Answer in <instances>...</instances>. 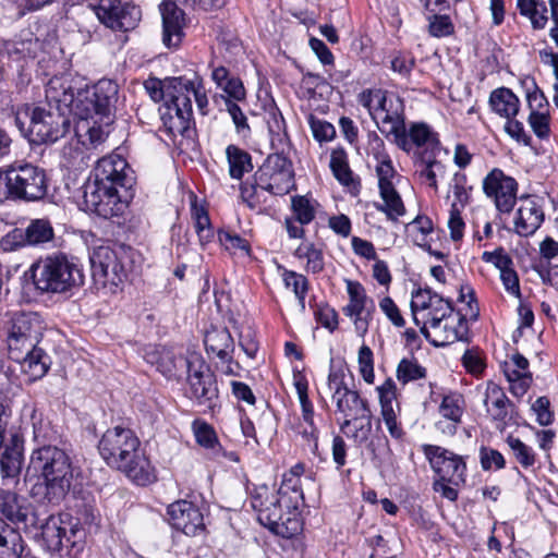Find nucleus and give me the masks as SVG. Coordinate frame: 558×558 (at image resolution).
<instances>
[{
  "label": "nucleus",
  "mask_w": 558,
  "mask_h": 558,
  "mask_svg": "<svg viewBox=\"0 0 558 558\" xmlns=\"http://www.w3.org/2000/svg\"><path fill=\"white\" fill-rule=\"evenodd\" d=\"M46 99L78 120L108 118L118 99V85L110 80H100L94 86L71 73L54 75L46 86Z\"/></svg>",
  "instance_id": "obj_1"
},
{
  "label": "nucleus",
  "mask_w": 558,
  "mask_h": 558,
  "mask_svg": "<svg viewBox=\"0 0 558 558\" xmlns=\"http://www.w3.org/2000/svg\"><path fill=\"white\" fill-rule=\"evenodd\" d=\"M134 184V171L124 158L118 155L102 157L93 171V180L84 185L86 210L105 219L121 216L133 196Z\"/></svg>",
  "instance_id": "obj_2"
},
{
  "label": "nucleus",
  "mask_w": 558,
  "mask_h": 558,
  "mask_svg": "<svg viewBox=\"0 0 558 558\" xmlns=\"http://www.w3.org/2000/svg\"><path fill=\"white\" fill-rule=\"evenodd\" d=\"M46 323L37 312H12L4 323L9 357L21 365L31 381L44 377L51 364L50 356L39 347Z\"/></svg>",
  "instance_id": "obj_3"
},
{
  "label": "nucleus",
  "mask_w": 558,
  "mask_h": 558,
  "mask_svg": "<svg viewBox=\"0 0 558 558\" xmlns=\"http://www.w3.org/2000/svg\"><path fill=\"white\" fill-rule=\"evenodd\" d=\"M73 459L68 450L57 445H40L31 454L27 473L36 476L29 493L38 501L60 504L72 488Z\"/></svg>",
  "instance_id": "obj_4"
},
{
  "label": "nucleus",
  "mask_w": 558,
  "mask_h": 558,
  "mask_svg": "<svg viewBox=\"0 0 558 558\" xmlns=\"http://www.w3.org/2000/svg\"><path fill=\"white\" fill-rule=\"evenodd\" d=\"M140 439L130 428L116 426L108 428L98 442V450L105 462L125 474L137 485L154 482V468L140 450Z\"/></svg>",
  "instance_id": "obj_5"
},
{
  "label": "nucleus",
  "mask_w": 558,
  "mask_h": 558,
  "mask_svg": "<svg viewBox=\"0 0 558 558\" xmlns=\"http://www.w3.org/2000/svg\"><path fill=\"white\" fill-rule=\"evenodd\" d=\"M250 501L258 522L276 535L291 538L301 531L298 501L286 499L284 490L258 485L251 492Z\"/></svg>",
  "instance_id": "obj_6"
},
{
  "label": "nucleus",
  "mask_w": 558,
  "mask_h": 558,
  "mask_svg": "<svg viewBox=\"0 0 558 558\" xmlns=\"http://www.w3.org/2000/svg\"><path fill=\"white\" fill-rule=\"evenodd\" d=\"M33 283L41 293H63L83 283L82 270L65 256L41 258L31 267Z\"/></svg>",
  "instance_id": "obj_7"
},
{
  "label": "nucleus",
  "mask_w": 558,
  "mask_h": 558,
  "mask_svg": "<svg viewBox=\"0 0 558 558\" xmlns=\"http://www.w3.org/2000/svg\"><path fill=\"white\" fill-rule=\"evenodd\" d=\"M130 257V248L123 245L95 247L89 255L92 277L95 284L108 289L112 293L117 292L120 284L128 277Z\"/></svg>",
  "instance_id": "obj_8"
},
{
  "label": "nucleus",
  "mask_w": 558,
  "mask_h": 558,
  "mask_svg": "<svg viewBox=\"0 0 558 558\" xmlns=\"http://www.w3.org/2000/svg\"><path fill=\"white\" fill-rule=\"evenodd\" d=\"M66 113V110L57 106L56 110L35 107L28 116L27 129L20 116L15 117V123L31 143L52 144L62 138L70 130L71 122Z\"/></svg>",
  "instance_id": "obj_9"
},
{
  "label": "nucleus",
  "mask_w": 558,
  "mask_h": 558,
  "mask_svg": "<svg viewBox=\"0 0 558 558\" xmlns=\"http://www.w3.org/2000/svg\"><path fill=\"white\" fill-rule=\"evenodd\" d=\"M180 363L181 366L190 368L185 396L203 408L204 413H214L220 408V403L217 380L210 367L202 355H194L190 361L180 360Z\"/></svg>",
  "instance_id": "obj_10"
},
{
  "label": "nucleus",
  "mask_w": 558,
  "mask_h": 558,
  "mask_svg": "<svg viewBox=\"0 0 558 558\" xmlns=\"http://www.w3.org/2000/svg\"><path fill=\"white\" fill-rule=\"evenodd\" d=\"M7 184L10 199L36 202L43 199L48 191L46 172L33 163L15 162L7 167Z\"/></svg>",
  "instance_id": "obj_11"
},
{
  "label": "nucleus",
  "mask_w": 558,
  "mask_h": 558,
  "mask_svg": "<svg viewBox=\"0 0 558 558\" xmlns=\"http://www.w3.org/2000/svg\"><path fill=\"white\" fill-rule=\"evenodd\" d=\"M337 411L344 417L340 429L345 432L354 422V432L351 437L357 444L365 442L372 432L373 414L365 398H362L356 390L349 389L333 400Z\"/></svg>",
  "instance_id": "obj_12"
},
{
  "label": "nucleus",
  "mask_w": 558,
  "mask_h": 558,
  "mask_svg": "<svg viewBox=\"0 0 558 558\" xmlns=\"http://www.w3.org/2000/svg\"><path fill=\"white\" fill-rule=\"evenodd\" d=\"M256 187L272 195H286L294 186V170L290 158L270 154L254 175Z\"/></svg>",
  "instance_id": "obj_13"
},
{
  "label": "nucleus",
  "mask_w": 558,
  "mask_h": 558,
  "mask_svg": "<svg viewBox=\"0 0 558 558\" xmlns=\"http://www.w3.org/2000/svg\"><path fill=\"white\" fill-rule=\"evenodd\" d=\"M84 536L77 523L50 517L41 526L43 544L47 550L61 555H72L74 549L80 550Z\"/></svg>",
  "instance_id": "obj_14"
},
{
  "label": "nucleus",
  "mask_w": 558,
  "mask_h": 558,
  "mask_svg": "<svg viewBox=\"0 0 558 558\" xmlns=\"http://www.w3.org/2000/svg\"><path fill=\"white\" fill-rule=\"evenodd\" d=\"M423 452L439 478L452 486L465 483L466 464L463 457L436 445H424Z\"/></svg>",
  "instance_id": "obj_15"
},
{
  "label": "nucleus",
  "mask_w": 558,
  "mask_h": 558,
  "mask_svg": "<svg viewBox=\"0 0 558 558\" xmlns=\"http://www.w3.org/2000/svg\"><path fill=\"white\" fill-rule=\"evenodd\" d=\"M519 184L517 180L507 175L501 169L494 168L483 180V191L498 213L509 215L518 198Z\"/></svg>",
  "instance_id": "obj_16"
},
{
  "label": "nucleus",
  "mask_w": 558,
  "mask_h": 558,
  "mask_svg": "<svg viewBox=\"0 0 558 558\" xmlns=\"http://www.w3.org/2000/svg\"><path fill=\"white\" fill-rule=\"evenodd\" d=\"M345 284L349 303L342 311L352 320L355 332L363 338L368 331L369 322L375 311L374 301L367 296L364 287L359 281L348 279Z\"/></svg>",
  "instance_id": "obj_17"
},
{
  "label": "nucleus",
  "mask_w": 558,
  "mask_h": 558,
  "mask_svg": "<svg viewBox=\"0 0 558 558\" xmlns=\"http://www.w3.org/2000/svg\"><path fill=\"white\" fill-rule=\"evenodd\" d=\"M469 331L465 316L454 313L450 316L439 319L434 318V324L426 326L423 324L421 332L435 347H445L456 341L466 339Z\"/></svg>",
  "instance_id": "obj_18"
},
{
  "label": "nucleus",
  "mask_w": 558,
  "mask_h": 558,
  "mask_svg": "<svg viewBox=\"0 0 558 558\" xmlns=\"http://www.w3.org/2000/svg\"><path fill=\"white\" fill-rule=\"evenodd\" d=\"M173 94L167 95L166 106L170 116L169 130L183 133L190 128L192 118V97L187 81L174 80Z\"/></svg>",
  "instance_id": "obj_19"
},
{
  "label": "nucleus",
  "mask_w": 558,
  "mask_h": 558,
  "mask_svg": "<svg viewBox=\"0 0 558 558\" xmlns=\"http://www.w3.org/2000/svg\"><path fill=\"white\" fill-rule=\"evenodd\" d=\"M484 405L496 428L500 432L517 424L514 404L508 399L502 388L493 381L486 384Z\"/></svg>",
  "instance_id": "obj_20"
},
{
  "label": "nucleus",
  "mask_w": 558,
  "mask_h": 558,
  "mask_svg": "<svg viewBox=\"0 0 558 558\" xmlns=\"http://www.w3.org/2000/svg\"><path fill=\"white\" fill-rule=\"evenodd\" d=\"M170 524L186 535L194 536L204 530L203 514L191 501L178 500L167 509Z\"/></svg>",
  "instance_id": "obj_21"
},
{
  "label": "nucleus",
  "mask_w": 558,
  "mask_h": 558,
  "mask_svg": "<svg viewBox=\"0 0 558 558\" xmlns=\"http://www.w3.org/2000/svg\"><path fill=\"white\" fill-rule=\"evenodd\" d=\"M520 206L514 219V231L520 236L533 235L544 221V211L539 201L531 195L519 197Z\"/></svg>",
  "instance_id": "obj_22"
},
{
  "label": "nucleus",
  "mask_w": 558,
  "mask_h": 558,
  "mask_svg": "<svg viewBox=\"0 0 558 558\" xmlns=\"http://www.w3.org/2000/svg\"><path fill=\"white\" fill-rule=\"evenodd\" d=\"M112 123V114L108 118L80 120L75 126V135L77 142L86 149H98L101 147L110 133V124Z\"/></svg>",
  "instance_id": "obj_23"
},
{
  "label": "nucleus",
  "mask_w": 558,
  "mask_h": 558,
  "mask_svg": "<svg viewBox=\"0 0 558 558\" xmlns=\"http://www.w3.org/2000/svg\"><path fill=\"white\" fill-rule=\"evenodd\" d=\"M407 148L402 150L410 153L413 147L417 148V154H439L440 141L438 134L432 130V128L424 122L412 123L407 131Z\"/></svg>",
  "instance_id": "obj_24"
},
{
  "label": "nucleus",
  "mask_w": 558,
  "mask_h": 558,
  "mask_svg": "<svg viewBox=\"0 0 558 558\" xmlns=\"http://www.w3.org/2000/svg\"><path fill=\"white\" fill-rule=\"evenodd\" d=\"M162 41L169 47H178L183 38L184 11L173 2H165L161 5Z\"/></svg>",
  "instance_id": "obj_25"
},
{
  "label": "nucleus",
  "mask_w": 558,
  "mask_h": 558,
  "mask_svg": "<svg viewBox=\"0 0 558 558\" xmlns=\"http://www.w3.org/2000/svg\"><path fill=\"white\" fill-rule=\"evenodd\" d=\"M96 15L105 26L113 31L128 32L135 27L137 21L131 11L120 3H101L96 10Z\"/></svg>",
  "instance_id": "obj_26"
},
{
  "label": "nucleus",
  "mask_w": 558,
  "mask_h": 558,
  "mask_svg": "<svg viewBox=\"0 0 558 558\" xmlns=\"http://www.w3.org/2000/svg\"><path fill=\"white\" fill-rule=\"evenodd\" d=\"M294 387L299 397L302 410V418L305 427L301 426L299 433L307 441H313L314 447L317 448L318 429L314 423V407L307 395V381L303 376L295 378Z\"/></svg>",
  "instance_id": "obj_27"
},
{
  "label": "nucleus",
  "mask_w": 558,
  "mask_h": 558,
  "mask_svg": "<svg viewBox=\"0 0 558 558\" xmlns=\"http://www.w3.org/2000/svg\"><path fill=\"white\" fill-rule=\"evenodd\" d=\"M32 513L27 500L13 492L0 493V518L19 524L27 523L28 515Z\"/></svg>",
  "instance_id": "obj_28"
},
{
  "label": "nucleus",
  "mask_w": 558,
  "mask_h": 558,
  "mask_svg": "<svg viewBox=\"0 0 558 558\" xmlns=\"http://www.w3.org/2000/svg\"><path fill=\"white\" fill-rule=\"evenodd\" d=\"M204 344L208 353L220 360L230 359L234 350L233 339L227 328L211 327L204 337Z\"/></svg>",
  "instance_id": "obj_29"
},
{
  "label": "nucleus",
  "mask_w": 558,
  "mask_h": 558,
  "mask_svg": "<svg viewBox=\"0 0 558 558\" xmlns=\"http://www.w3.org/2000/svg\"><path fill=\"white\" fill-rule=\"evenodd\" d=\"M489 106L496 114L509 119L518 114L520 100L510 88L499 87L490 93Z\"/></svg>",
  "instance_id": "obj_30"
},
{
  "label": "nucleus",
  "mask_w": 558,
  "mask_h": 558,
  "mask_svg": "<svg viewBox=\"0 0 558 558\" xmlns=\"http://www.w3.org/2000/svg\"><path fill=\"white\" fill-rule=\"evenodd\" d=\"M23 460V451L16 445L5 447L0 453V471L7 484H14L19 481Z\"/></svg>",
  "instance_id": "obj_31"
},
{
  "label": "nucleus",
  "mask_w": 558,
  "mask_h": 558,
  "mask_svg": "<svg viewBox=\"0 0 558 558\" xmlns=\"http://www.w3.org/2000/svg\"><path fill=\"white\" fill-rule=\"evenodd\" d=\"M29 549L21 534L13 527L7 529L0 536V558H22Z\"/></svg>",
  "instance_id": "obj_32"
},
{
  "label": "nucleus",
  "mask_w": 558,
  "mask_h": 558,
  "mask_svg": "<svg viewBox=\"0 0 558 558\" xmlns=\"http://www.w3.org/2000/svg\"><path fill=\"white\" fill-rule=\"evenodd\" d=\"M231 178L240 180L244 173L253 169L251 155L235 145H229L226 149Z\"/></svg>",
  "instance_id": "obj_33"
},
{
  "label": "nucleus",
  "mask_w": 558,
  "mask_h": 558,
  "mask_svg": "<svg viewBox=\"0 0 558 558\" xmlns=\"http://www.w3.org/2000/svg\"><path fill=\"white\" fill-rule=\"evenodd\" d=\"M438 154H418L416 163L420 167V177L425 179L429 186L437 190V177L445 174V166L437 160Z\"/></svg>",
  "instance_id": "obj_34"
},
{
  "label": "nucleus",
  "mask_w": 558,
  "mask_h": 558,
  "mask_svg": "<svg viewBox=\"0 0 558 558\" xmlns=\"http://www.w3.org/2000/svg\"><path fill=\"white\" fill-rule=\"evenodd\" d=\"M329 166L340 184L350 186L354 183L353 172L350 169L348 155L343 148H336L331 151Z\"/></svg>",
  "instance_id": "obj_35"
},
{
  "label": "nucleus",
  "mask_w": 558,
  "mask_h": 558,
  "mask_svg": "<svg viewBox=\"0 0 558 558\" xmlns=\"http://www.w3.org/2000/svg\"><path fill=\"white\" fill-rule=\"evenodd\" d=\"M270 144L275 154H283L290 148V141L286 130V122L281 113H274L272 121L268 122Z\"/></svg>",
  "instance_id": "obj_36"
},
{
  "label": "nucleus",
  "mask_w": 558,
  "mask_h": 558,
  "mask_svg": "<svg viewBox=\"0 0 558 558\" xmlns=\"http://www.w3.org/2000/svg\"><path fill=\"white\" fill-rule=\"evenodd\" d=\"M295 257L306 259L305 269L307 272L318 274L324 269V254L322 248L310 242L299 245L294 252Z\"/></svg>",
  "instance_id": "obj_37"
},
{
  "label": "nucleus",
  "mask_w": 558,
  "mask_h": 558,
  "mask_svg": "<svg viewBox=\"0 0 558 558\" xmlns=\"http://www.w3.org/2000/svg\"><path fill=\"white\" fill-rule=\"evenodd\" d=\"M31 424L34 440L40 445H51L50 441L57 437V432L51 426L50 422L45 420L43 414L36 409L31 410Z\"/></svg>",
  "instance_id": "obj_38"
},
{
  "label": "nucleus",
  "mask_w": 558,
  "mask_h": 558,
  "mask_svg": "<svg viewBox=\"0 0 558 558\" xmlns=\"http://www.w3.org/2000/svg\"><path fill=\"white\" fill-rule=\"evenodd\" d=\"M317 202L307 195H296L291 198V208L300 225H308L315 219Z\"/></svg>",
  "instance_id": "obj_39"
},
{
  "label": "nucleus",
  "mask_w": 558,
  "mask_h": 558,
  "mask_svg": "<svg viewBox=\"0 0 558 558\" xmlns=\"http://www.w3.org/2000/svg\"><path fill=\"white\" fill-rule=\"evenodd\" d=\"M389 98L383 89H365L359 95L357 101L367 109L372 119L375 120L379 113H383V108Z\"/></svg>",
  "instance_id": "obj_40"
},
{
  "label": "nucleus",
  "mask_w": 558,
  "mask_h": 558,
  "mask_svg": "<svg viewBox=\"0 0 558 558\" xmlns=\"http://www.w3.org/2000/svg\"><path fill=\"white\" fill-rule=\"evenodd\" d=\"M194 355L201 354L194 351L187 352L185 355L170 356L169 354H167L162 359V362L159 365V369L168 378L180 379L185 374L187 377L190 375V368L187 366H181L180 360L190 361V359Z\"/></svg>",
  "instance_id": "obj_41"
},
{
  "label": "nucleus",
  "mask_w": 558,
  "mask_h": 558,
  "mask_svg": "<svg viewBox=\"0 0 558 558\" xmlns=\"http://www.w3.org/2000/svg\"><path fill=\"white\" fill-rule=\"evenodd\" d=\"M26 238L29 246L40 245L53 239V229L46 219H35L26 227Z\"/></svg>",
  "instance_id": "obj_42"
},
{
  "label": "nucleus",
  "mask_w": 558,
  "mask_h": 558,
  "mask_svg": "<svg viewBox=\"0 0 558 558\" xmlns=\"http://www.w3.org/2000/svg\"><path fill=\"white\" fill-rule=\"evenodd\" d=\"M426 373V368L414 357H404L397 366V379L403 385L425 378Z\"/></svg>",
  "instance_id": "obj_43"
},
{
  "label": "nucleus",
  "mask_w": 558,
  "mask_h": 558,
  "mask_svg": "<svg viewBox=\"0 0 558 558\" xmlns=\"http://www.w3.org/2000/svg\"><path fill=\"white\" fill-rule=\"evenodd\" d=\"M374 121L383 134L393 136V141L399 148H407L408 142L404 121H397L395 119H375Z\"/></svg>",
  "instance_id": "obj_44"
},
{
  "label": "nucleus",
  "mask_w": 558,
  "mask_h": 558,
  "mask_svg": "<svg viewBox=\"0 0 558 558\" xmlns=\"http://www.w3.org/2000/svg\"><path fill=\"white\" fill-rule=\"evenodd\" d=\"M282 279L286 288L293 291L301 310H304L305 296L308 290V281L306 277L292 270H284Z\"/></svg>",
  "instance_id": "obj_45"
},
{
  "label": "nucleus",
  "mask_w": 558,
  "mask_h": 558,
  "mask_svg": "<svg viewBox=\"0 0 558 558\" xmlns=\"http://www.w3.org/2000/svg\"><path fill=\"white\" fill-rule=\"evenodd\" d=\"M463 398L459 393H449L442 398L439 413L442 417L450 420L454 425L461 421L463 413Z\"/></svg>",
  "instance_id": "obj_46"
},
{
  "label": "nucleus",
  "mask_w": 558,
  "mask_h": 558,
  "mask_svg": "<svg viewBox=\"0 0 558 558\" xmlns=\"http://www.w3.org/2000/svg\"><path fill=\"white\" fill-rule=\"evenodd\" d=\"M380 196L384 201V205L379 207L380 210L385 211L390 219H397L405 213L403 202L396 191L395 186L388 187L387 192L379 190Z\"/></svg>",
  "instance_id": "obj_47"
},
{
  "label": "nucleus",
  "mask_w": 558,
  "mask_h": 558,
  "mask_svg": "<svg viewBox=\"0 0 558 558\" xmlns=\"http://www.w3.org/2000/svg\"><path fill=\"white\" fill-rule=\"evenodd\" d=\"M507 444L511 448L515 460L524 468L529 469L533 466L536 462V456L534 450L525 445L519 438H514L509 436L507 438Z\"/></svg>",
  "instance_id": "obj_48"
},
{
  "label": "nucleus",
  "mask_w": 558,
  "mask_h": 558,
  "mask_svg": "<svg viewBox=\"0 0 558 558\" xmlns=\"http://www.w3.org/2000/svg\"><path fill=\"white\" fill-rule=\"evenodd\" d=\"M452 314H454V312L451 303L442 299L440 295H435L434 301H432L429 308L424 315V324H426V326H430L434 324V318H437L440 322Z\"/></svg>",
  "instance_id": "obj_49"
},
{
  "label": "nucleus",
  "mask_w": 558,
  "mask_h": 558,
  "mask_svg": "<svg viewBox=\"0 0 558 558\" xmlns=\"http://www.w3.org/2000/svg\"><path fill=\"white\" fill-rule=\"evenodd\" d=\"M225 106H226L227 112L230 114V117L234 123L236 133L239 135H241L242 137L250 136L251 128L247 122V118H246L245 113L243 112V110L241 109V107L235 101H233L231 99H226Z\"/></svg>",
  "instance_id": "obj_50"
},
{
  "label": "nucleus",
  "mask_w": 558,
  "mask_h": 558,
  "mask_svg": "<svg viewBox=\"0 0 558 558\" xmlns=\"http://www.w3.org/2000/svg\"><path fill=\"white\" fill-rule=\"evenodd\" d=\"M357 362H359V371L362 376V378L367 384H373L375 374H374V355L371 348L366 344H362L359 354H357Z\"/></svg>",
  "instance_id": "obj_51"
},
{
  "label": "nucleus",
  "mask_w": 558,
  "mask_h": 558,
  "mask_svg": "<svg viewBox=\"0 0 558 558\" xmlns=\"http://www.w3.org/2000/svg\"><path fill=\"white\" fill-rule=\"evenodd\" d=\"M505 375L508 380L518 379L525 375H532L529 372V361L520 353H514L510 362L505 363Z\"/></svg>",
  "instance_id": "obj_52"
},
{
  "label": "nucleus",
  "mask_w": 558,
  "mask_h": 558,
  "mask_svg": "<svg viewBox=\"0 0 558 558\" xmlns=\"http://www.w3.org/2000/svg\"><path fill=\"white\" fill-rule=\"evenodd\" d=\"M378 163L376 166V173L378 177L379 190L387 192L388 187L393 186L391 179L395 175V169L388 155H380L376 157Z\"/></svg>",
  "instance_id": "obj_53"
},
{
  "label": "nucleus",
  "mask_w": 558,
  "mask_h": 558,
  "mask_svg": "<svg viewBox=\"0 0 558 558\" xmlns=\"http://www.w3.org/2000/svg\"><path fill=\"white\" fill-rule=\"evenodd\" d=\"M480 460L483 470L488 471L495 468L500 470L505 468L506 461L504 456L496 449L482 447L480 449Z\"/></svg>",
  "instance_id": "obj_54"
},
{
  "label": "nucleus",
  "mask_w": 558,
  "mask_h": 558,
  "mask_svg": "<svg viewBox=\"0 0 558 558\" xmlns=\"http://www.w3.org/2000/svg\"><path fill=\"white\" fill-rule=\"evenodd\" d=\"M194 434L197 442L206 448H213L217 441L216 433L214 428L205 422L194 421L193 423Z\"/></svg>",
  "instance_id": "obj_55"
},
{
  "label": "nucleus",
  "mask_w": 558,
  "mask_h": 558,
  "mask_svg": "<svg viewBox=\"0 0 558 558\" xmlns=\"http://www.w3.org/2000/svg\"><path fill=\"white\" fill-rule=\"evenodd\" d=\"M239 344L248 357H255L258 351L256 331L250 326L243 327L239 335Z\"/></svg>",
  "instance_id": "obj_56"
},
{
  "label": "nucleus",
  "mask_w": 558,
  "mask_h": 558,
  "mask_svg": "<svg viewBox=\"0 0 558 558\" xmlns=\"http://www.w3.org/2000/svg\"><path fill=\"white\" fill-rule=\"evenodd\" d=\"M529 123L539 138H546L549 135V119L547 111L530 112Z\"/></svg>",
  "instance_id": "obj_57"
},
{
  "label": "nucleus",
  "mask_w": 558,
  "mask_h": 558,
  "mask_svg": "<svg viewBox=\"0 0 558 558\" xmlns=\"http://www.w3.org/2000/svg\"><path fill=\"white\" fill-rule=\"evenodd\" d=\"M428 31L434 37H445L453 33V25L448 15H434L429 21Z\"/></svg>",
  "instance_id": "obj_58"
},
{
  "label": "nucleus",
  "mask_w": 558,
  "mask_h": 558,
  "mask_svg": "<svg viewBox=\"0 0 558 558\" xmlns=\"http://www.w3.org/2000/svg\"><path fill=\"white\" fill-rule=\"evenodd\" d=\"M327 384L329 390L332 391V401L350 389L344 383V372L341 368L330 367Z\"/></svg>",
  "instance_id": "obj_59"
},
{
  "label": "nucleus",
  "mask_w": 558,
  "mask_h": 558,
  "mask_svg": "<svg viewBox=\"0 0 558 558\" xmlns=\"http://www.w3.org/2000/svg\"><path fill=\"white\" fill-rule=\"evenodd\" d=\"M462 364L465 369L472 375H480L485 368V363L482 354L476 349L466 350L462 356Z\"/></svg>",
  "instance_id": "obj_60"
},
{
  "label": "nucleus",
  "mask_w": 558,
  "mask_h": 558,
  "mask_svg": "<svg viewBox=\"0 0 558 558\" xmlns=\"http://www.w3.org/2000/svg\"><path fill=\"white\" fill-rule=\"evenodd\" d=\"M26 228H15L1 240V246L4 251H14L19 247L27 246Z\"/></svg>",
  "instance_id": "obj_61"
},
{
  "label": "nucleus",
  "mask_w": 558,
  "mask_h": 558,
  "mask_svg": "<svg viewBox=\"0 0 558 558\" xmlns=\"http://www.w3.org/2000/svg\"><path fill=\"white\" fill-rule=\"evenodd\" d=\"M311 129L313 132V136L318 142H329L336 135L335 126L327 122L316 119H311Z\"/></svg>",
  "instance_id": "obj_62"
},
{
  "label": "nucleus",
  "mask_w": 558,
  "mask_h": 558,
  "mask_svg": "<svg viewBox=\"0 0 558 558\" xmlns=\"http://www.w3.org/2000/svg\"><path fill=\"white\" fill-rule=\"evenodd\" d=\"M317 322L325 328L333 331L338 327V314L329 305H319L315 311Z\"/></svg>",
  "instance_id": "obj_63"
},
{
  "label": "nucleus",
  "mask_w": 558,
  "mask_h": 558,
  "mask_svg": "<svg viewBox=\"0 0 558 558\" xmlns=\"http://www.w3.org/2000/svg\"><path fill=\"white\" fill-rule=\"evenodd\" d=\"M450 236L453 241H460L463 238L464 221L460 215L457 203L451 204L450 218L448 221Z\"/></svg>",
  "instance_id": "obj_64"
}]
</instances>
